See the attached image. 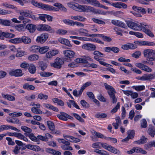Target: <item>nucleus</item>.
Here are the masks:
<instances>
[{"label":"nucleus","mask_w":155,"mask_h":155,"mask_svg":"<svg viewBox=\"0 0 155 155\" xmlns=\"http://www.w3.org/2000/svg\"><path fill=\"white\" fill-rule=\"evenodd\" d=\"M79 33L81 35L89 37L90 34L88 33V31L85 29L81 28L78 30Z\"/></svg>","instance_id":"24"},{"label":"nucleus","mask_w":155,"mask_h":155,"mask_svg":"<svg viewBox=\"0 0 155 155\" xmlns=\"http://www.w3.org/2000/svg\"><path fill=\"white\" fill-rule=\"evenodd\" d=\"M142 70L148 72H150L152 71V70L151 68L144 64H143Z\"/></svg>","instance_id":"49"},{"label":"nucleus","mask_w":155,"mask_h":155,"mask_svg":"<svg viewBox=\"0 0 155 155\" xmlns=\"http://www.w3.org/2000/svg\"><path fill=\"white\" fill-rule=\"evenodd\" d=\"M39 46L37 45H33L29 48V51L32 53H37L39 52Z\"/></svg>","instance_id":"25"},{"label":"nucleus","mask_w":155,"mask_h":155,"mask_svg":"<svg viewBox=\"0 0 155 155\" xmlns=\"http://www.w3.org/2000/svg\"><path fill=\"white\" fill-rule=\"evenodd\" d=\"M16 30L19 31H23L24 30V26L23 24L18 25L15 27Z\"/></svg>","instance_id":"47"},{"label":"nucleus","mask_w":155,"mask_h":155,"mask_svg":"<svg viewBox=\"0 0 155 155\" xmlns=\"http://www.w3.org/2000/svg\"><path fill=\"white\" fill-rule=\"evenodd\" d=\"M104 84L106 89L108 90L107 93L110 97L115 95L114 93L116 92L114 88L106 83H104Z\"/></svg>","instance_id":"7"},{"label":"nucleus","mask_w":155,"mask_h":155,"mask_svg":"<svg viewBox=\"0 0 155 155\" xmlns=\"http://www.w3.org/2000/svg\"><path fill=\"white\" fill-rule=\"evenodd\" d=\"M68 114L64 112H61L60 114H58L57 116L60 120L67 121L68 120Z\"/></svg>","instance_id":"16"},{"label":"nucleus","mask_w":155,"mask_h":155,"mask_svg":"<svg viewBox=\"0 0 155 155\" xmlns=\"http://www.w3.org/2000/svg\"><path fill=\"white\" fill-rule=\"evenodd\" d=\"M61 147L64 150H73L72 147L71 146H66L65 145H63L61 146Z\"/></svg>","instance_id":"60"},{"label":"nucleus","mask_w":155,"mask_h":155,"mask_svg":"<svg viewBox=\"0 0 155 155\" xmlns=\"http://www.w3.org/2000/svg\"><path fill=\"white\" fill-rule=\"evenodd\" d=\"M9 74L10 76H15L16 77H21L23 74L22 70L20 69L12 70L9 72Z\"/></svg>","instance_id":"9"},{"label":"nucleus","mask_w":155,"mask_h":155,"mask_svg":"<svg viewBox=\"0 0 155 155\" xmlns=\"http://www.w3.org/2000/svg\"><path fill=\"white\" fill-rule=\"evenodd\" d=\"M102 36V39L105 41H108L110 42L111 41V39L110 38V37L104 36L102 34V35H100Z\"/></svg>","instance_id":"63"},{"label":"nucleus","mask_w":155,"mask_h":155,"mask_svg":"<svg viewBox=\"0 0 155 155\" xmlns=\"http://www.w3.org/2000/svg\"><path fill=\"white\" fill-rule=\"evenodd\" d=\"M6 140L8 141V144L10 145H14L15 144V142L12 141V139L9 137H7Z\"/></svg>","instance_id":"58"},{"label":"nucleus","mask_w":155,"mask_h":155,"mask_svg":"<svg viewBox=\"0 0 155 155\" xmlns=\"http://www.w3.org/2000/svg\"><path fill=\"white\" fill-rule=\"evenodd\" d=\"M155 78V72L151 74H143L140 78V80L142 81H151Z\"/></svg>","instance_id":"6"},{"label":"nucleus","mask_w":155,"mask_h":155,"mask_svg":"<svg viewBox=\"0 0 155 155\" xmlns=\"http://www.w3.org/2000/svg\"><path fill=\"white\" fill-rule=\"evenodd\" d=\"M58 41L62 44L65 45L70 47H71L72 45L70 43L69 41L67 39L64 38H59Z\"/></svg>","instance_id":"15"},{"label":"nucleus","mask_w":155,"mask_h":155,"mask_svg":"<svg viewBox=\"0 0 155 155\" xmlns=\"http://www.w3.org/2000/svg\"><path fill=\"white\" fill-rule=\"evenodd\" d=\"M147 126V123L146 120L145 119H143L141 121V127L142 128H145Z\"/></svg>","instance_id":"57"},{"label":"nucleus","mask_w":155,"mask_h":155,"mask_svg":"<svg viewBox=\"0 0 155 155\" xmlns=\"http://www.w3.org/2000/svg\"><path fill=\"white\" fill-rule=\"evenodd\" d=\"M92 21L94 22L100 24L104 25L105 22L101 20L95 18H92Z\"/></svg>","instance_id":"46"},{"label":"nucleus","mask_w":155,"mask_h":155,"mask_svg":"<svg viewBox=\"0 0 155 155\" xmlns=\"http://www.w3.org/2000/svg\"><path fill=\"white\" fill-rule=\"evenodd\" d=\"M48 126L49 129L52 131H54V123L50 121H47Z\"/></svg>","instance_id":"31"},{"label":"nucleus","mask_w":155,"mask_h":155,"mask_svg":"<svg viewBox=\"0 0 155 155\" xmlns=\"http://www.w3.org/2000/svg\"><path fill=\"white\" fill-rule=\"evenodd\" d=\"M40 74L41 76L43 77H47L52 75L53 74V73L43 71L41 72Z\"/></svg>","instance_id":"36"},{"label":"nucleus","mask_w":155,"mask_h":155,"mask_svg":"<svg viewBox=\"0 0 155 155\" xmlns=\"http://www.w3.org/2000/svg\"><path fill=\"white\" fill-rule=\"evenodd\" d=\"M68 6L75 10L80 12H92L95 14L105 15L107 12L104 11L96 9L94 7L85 5H80L77 3L68 4Z\"/></svg>","instance_id":"1"},{"label":"nucleus","mask_w":155,"mask_h":155,"mask_svg":"<svg viewBox=\"0 0 155 155\" xmlns=\"http://www.w3.org/2000/svg\"><path fill=\"white\" fill-rule=\"evenodd\" d=\"M111 152L114 154H117V155H120L121 154V153L120 151L119 150L115 148L114 147Z\"/></svg>","instance_id":"59"},{"label":"nucleus","mask_w":155,"mask_h":155,"mask_svg":"<svg viewBox=\"0 0 155 155\" xmlns=\"http://www.w3.org/2000/svg\"><path fill=\"white\" fill-rule=\"evenodd\" d=\"M29 137L31 140L33 141L37 142L38 141L37 137H35L32 133H30Z\"/></svg>","instance_id":"42"},{"label":"nucleus","mask_w":155,"mask_h":155,"mask_svg":"<svg viewBox=\"0 0 155 155\" xmlns=\"http://www.w3.org/2000/svg\"><path fill=\"white\" fill-rule=\"evenodd\" d=\"M129 49H134L137 48V46L136 44H134L131 43H128Z\"/></svg>","instance_id":"62"},{"label":"nucleus","mask_w":155,"mask_h":155,"mask_svg":"<svg viewBox=\"0 0 155 155\" xmlns=\"http://www.w3.org/2000/svg\"><path fill=\"white\" fill-rule=\"evenodd\" d=\"M22 42L25 44L31 43V40L30 38L27 36H23L21 38Z\"/></svg>","instance_id":"26"},{"label":"nucleus","mask_w":155,"mask_h":155,"mask_svg":"<svg viewBox=\"0 0 155 155\" xmlns=\"http://www.w3.org/2000/svg\"><path fill=\"white\" fill-rule=\"evenodd\" d=\"M11 42L13 43H19L22 42L21 38H16L9 40Z\"/></svg>","instance_id":"34"},{"label":"nucleus","mask_w":155,"mask_h":155,"mask_svg":"<svg viewBox=\"0 0 155 155\" xmlns=\"http://www.w3.org/2000/svg\"><path fill=\"white\" fill-rule=\"evenodd\" d=\"M63 21L65 24L71 26H73V21L72 20L69 19H64L63 20Z\"/></svg>","instance_id":"54"},{"label":"nucleus","mask_w":155,"mask_h":155,"mask_svg":"<svg viewBox=\"0 0 155 155\" xmlns=\"http://www.w3.org/2000/svg\"><path fill=\"white\" fill-rule=\"evenodd\" d=\"M126 24L128 26L135 31H143L150 36L153 37L154 35L150 31L152 27L150 25H144L143 23L138 24L130 21H127Z\"/></svg>","instance_id":"2"},{"label":"nucleus","mask_w":155,"mask_h":155,"mask_svg":"<svg viewBox=\"0 0 155 155\" xmlns=\"http://www.w3.org/2000/svg\"><path fill=\"white\" fill-rule=\"evenodd\" d=\"M111 23L115 25L121 27L125 28L126 27V26L124 23L121 22L119 20H112Z\"/></svg>","instance_id":"14"},{"label":"nucleus","mask_w":155,"mask_h":155,"mask_svg":"<svg viewBox=\"0 0 155 155\" xmlns=\"http://www.w3.org/2000/svg\"><path fill=\"white\" fill-rule=\"evenodd\" d=\"M93 54L95 55L94 56H97L98 58H99V57H102L104 56V54L97 51H94Z\"/></svg>","instance_id":"48"},{"label":"nucleus","mask_w":155,"mask_h":155,"mask_svg":"<svg viewBox=\"0 0 155 155\" xmlns=\"http://www.w3.org/2000/svg\"><path fill=\"white\" fill-rule=\"evenodd\" d=\"M141 54V52L139 51H135L132 54V56L136 58H138Z\"/></svg>","instance_id":"45"},{"label":"nucleus","mask_w":155,"mask_h":155,"mask_svg":"<svg viewBox=\"0 0 155 155\" xmlns=\"http://www.w3.org/2000/svg\"><path fill=\"white\" fill-rule=\"evenodd\" d=\"M88 2L92 5L95 6H98L99 2L97 0H87Z\"/></svg>","instance_id":"35"},{"label":"nucleus","mask_w":155,"mask_h":155,"mask_svg":"<svg viewBox=\"0 0 155 155\" xmlns=\"http://www.w3.org/2000/svg\"><path fill=\"white\" fill-rule=\"evenodd\" d=\"M28 70L30 73L32 74H34L35 72L36 68L34 64H31L29 65Z\"/></svg>","instance_id":"27"},{"label":"nucleus","mask_w":155,"mask_h":155,"mask_svg":"<svg viewBox=\"0 0 155 155\" xmlns=\"http://www.w3.org/2000/svg\"><path fill=\"white\" fill-rule=\"evenodd\" d=\"M148 133L150 135L153 137L155 135V130L149 128L148 130Z\"/></svg>","instance_id":"56"},{"label":"nucleus","mask_w":155,"mask_h":155,"mask_svg":"<svg viewBox=\"0 0 155 155\" xmlns=\"http://www.w3.org/2000/svg\"><path fill=\"white\" fill-rule=\"evenodd\" d=\"M12 22L10 20L3 19L2 25L5 26H10Z\"/></svg>","instance_id":"39"},{"label":"nucleus","mask_w":155,"mask_h":155,"mask_svg":"<svg viewBox=\"0 0 155 155\" xmlns=\"http://www.w3.org/2000/svg\"><path fill=\"white\" fill-rule=\"evenodd\" d=\"M64 64L63 59L57 58L55 59L54 62L51 64V66L55 68L60 69L61 67V65Z\"/></svg>","instance_id":"5"},{"label":"nucleus","mask_w":155,"mask_h":155,"mask_svg":"<svg viewBox=\"0 0 155 155\" xmlns=\"http://www.w3.org/2000/svg\"><path fill=\"white\" fill-rule=\"evenodd\" d=\"M2 5L9 8H12L14 9H17V7L16 6H15L9 4L7 2L2 3Z\"/></svg>","instance_id":"33"},{"label":"nucleus","mask_w":155,"mask_h":155,"mask_svg":"<svg viewBox=\"0 0 155 155\" xmlns=\"http://www.w3.org/2000/svg\"><path fill=\"white\" fill-rule=\"evenodd\" d=\"M146 140L147 139L145 137L142 136L140 140L135 141L134 142L139 144H142L146 143Z\"/></svg>","instance_id":"32"},{"label":"nucleus","mask_w":155,"mask_h":155,"mask_svg":"<svg viewBox=\"0 0 155 155\" xmlns=\"http://www.w3.org/2000/svg\"><path fill=\"white\" fill-rule=\"evenodd\" d=\"M38 30L39 31H49L51 33H54L55 30L51 26L47 25L41 24L38 26Z\"/></svg>","instance_id":"3"},{"label":"nucleus","mask_w":155,"mask_h":155,"mask_svg":"<svg viewBox=\"0 0 155 155\" xmlns=\"http://www.w3.org/2000/svg\"><path fill=\"white\" fill-rule=\"evenodd\" d=\"M133 88L137 91L143 90L145 89V86L143 85L134 86Z\"/></svg>","instance_id":"38"},{"label":"nucleus","mask_w":155,"mask_h":155,"mask_svg":"<svg viewBox=\"0 0 155 155\" xmlns=\"http://www.w3.org/2000/svg\"><path fill=\"white\" fill-rule=\"evenodd\" d=\"M41 65L40 67L41 69L44 71L47 68V66L45 63H44L43 62L41 61L40 62Z\"/></svg>","instance_id":"64"},{"label":"nucleus","mask_w":155,"mask_h":155,"mask_svg":"<svg viewBox=\"0 0 155 155\" xmlns=\"http://www.w3.org/2000/svg\"><path fill=\"white\" fill-rule=\"evenodd\" d=\"M81 104L83 107L85 108H88L89 107V105L84 100L81 101Z\"/></svg>","instance_id":"50"},{"label":"nucleus","mask_w":155,"mask_h":155,"mask_svg":"<svg viewBox=\"0 0 155 155\" xmlns=\"http://www.w3.org/2000/svg\"><path fill=\"white\" fill-rule=\"evenodd\" d=\"M107 116V115L104 113L97 114L95 115V117L97 118H105Z\"/></svg>","instance_id":"51"},{"label":"nucleus","mask_w":155,"mask_h":155,"mask_svg":"<svg viewBox=\"0 0 155 155\" xmlns=\"http://www.w3.org/2000/svg\"><path fill=\"white\" fill-rule=\"evenodd\" d=\"M132 8L135 11L138 12H141L143 14H145L146 13L145 9L144 8L137 7L134 5L132 7Z\"/></svg>","instance_id":"19"},{"label":"nucleus","mask_w":155,"mask_h":155,"mask_svg":"<svg viewBox=\"0 0 155 155\" xmlns=\"http://www.w3.org/2000/svg\"><path fill=\"white\" fill-rule=\"evenodd\" d=\"M31 3L34 6L45 10L46 4L41 3H38L36 1L34 0H32Z\"/></svg>","instance_id":"13"},{"label":"nucleus","mask_w":155,"mask_h":155,"mask_svg":"<svg viewBox=\"0 0 155 155\" xmlns=\"http://www.w3.org/2000/svg\"><path fill=\"white\" fill-rule=\"evenodd\" d=\"M26 28L31 33L34 32L36 28V26L35 25L32 24H28L27 25Z\"/></svg>","instance_id":"18"},{"label":"nucleus","mask_w":155,"mask_h":155,"mask_svg":"<svg viewBox=\"0 0 155 155\" xmlns=\"http://www.w3.org/2000/svg\"><path fill=\"white\" fill-rule=\"evenodd\" d=\"M38 98L40 99L47 100L48 98V96L46 95H44L43 94H40L38 95Z\"/></svg>","instance_id":"52"},{"label":"nucleus","mask_w":155,"mask_h":155,"mask_svg":"<svg viewBox=\"0 0 155 155\" xmlns=\"http://www.w3.org/2000/svg\"><path fill=\"white\" fill-rule=\"evenodd\" d=\"M39 58V56L35 54L30 55L28 57V60L31 61H35L38 60Z\"/></svg>","instance_id":"28"},{"label":"nucleus","mask_w":155,"mask_h":155,"mask_svg":"<svg viewBox=\"0 0 155 155\" xmlns=\"http://www.w3.org/2000/svg\"><path fill=\"white\" fill-rule=\"evenodd\" d=\"M45 10L48 11H59V9L54 8L52 6L46 4Z\"/></svg>","instance_id":"22"},{"label":"nucleus","mask_w":155,"mask_h":155,"mask_svg":"<svg viewBox=\"0 0 155 155\" xmlns=\"http://www.w3.org/2000/svg\"><path fill=\"white\" fill-rule=\"evenodd\" d=\"M153 146H155V141L150 142L145 145V147L147 149H148Z\"/></svg>","instance_id":"40"},{"label":"nucleus","mask_w":155,"mask_h":155,"mask_svg":"<svg viewBox=\"0 0 155 155\" xmlns=\"http://www.w3.org/2000/svg\"><path fill=\"white\" fill-rule=\"evenodd\" d=\"M21 129L26 133H31L32 131V130L30 128L25 126H22L21 127Z\"/></svg>","instance_id":"41"},{"label":"nucleus","mask_w":155,"mask_h":155,"mask_svg":"<svg viewBox=\"0 0 155 155\" xmlns=\"http://www.w3.org/2000/svg\"><path fill=\"white\" fill-rule=\"evenodd\" d=\"M5 38H12L15 37V35L8 32H4Z\"/></svg>","instance_id":"43"},{"label":"nucleus","mask_w":155,"mask_h":155,"mask_svg":"<svg viewBox=\"0 0 155 155\" xmlns=\"http://www.w3.org/2000/svg\"><path fill=\"white\" fill-rule=\"evenodd\" d=\"M71 18L72 19L78 20L81 21H84L86 20V18L80 15L71 16Z\"/></svg>","instance_id":"20"},{"label":"nucleus","mask_w":155,"mask_h":155,"mask_svg":"<svg viewBox=\"0 0 155 155\" xmlns=\"http://www.w3.org/2000/svg\"><path fill=\"white\" fill-rule=\"evenodd\" d=\"M12 12L10 11L3 9L0 8V14L1 15H6L7 14H10Z\"/></svg>","instance_id":"44"},{"label":"nucleus","mask_w":155,"mask_h":155,"mask_svg":"<svg viewBox=\"0 0 155 155\" xmlns=\"http://www.w3.org/2000/svg\"><path fill=\"white\" fill-rule=\"evenodd\" d=\"M136 44L139 45H148L150 46H153L155 45V44L152 42L147 41H137L134 42Z\"/></svg>","instance_id":"10"},{"label":"nucleus","mask_w":155,"mask_h":155,"mask_svg":"<svg viewBox=\"0 0 155 155\" xmlns=\"http://www.w3.org/2000/svg\"><path fill=\"white\" fill-rule=\"evenodd\" d=\"M48 37V34L46 33H43L39 36H38L36 39V41L41 44L44 43Z\"/></svg>","instance_id":"4"},{"label":"nucleus","mask_w":155,"mask_h":155,"mask_svg":"<svg viewBox=\"0 0 155 155\" xmlns=\"http://www.w3.org/2000/svg\"><path fill=\"white\" fill-rule=\"evenodd\" d=\"M63 54L66 57L70 59L74 58L75 54L74 51L70 50L64 51Z\"/></svg>","instance_id":"12"},{"label":"nucleus","mask_w":155,"mask_h":155,"mask_svg":"<svg viewBox=\"0 0 155 155\" xmlns=\"http://www.w3.org/2000/svg\"><path fill=\"white\" fill-rule=\"evenodd\" d=\"M94 58L97 61H98L100 64L106 67H107L109 64L102 61V59H99L97 56H94Z\"/></svg>","instance_id":"29"},{"label":"nucleus","mask_w":155,"mask_h":155,"mask_svg":"<svg viewBox=\"0 0 155 155\" xmlns=\"http://www.w3.org/2000/svg\"><path fill=\"white\" fill-rule=\"evenodd\" d=\"M2 97L5 99L9 101H14L15 100V98L14 97L9 94H2Z\"/></svg>","instance_id":"21"},{"label":"nucleus","mask_w":155,"mask_h":155,"mask_svg":"<svg viewBox=\"0 0 155 155\" xmlns=\"http://www.w3.org/2000/svg\"><path fill=\"white\" fill-rule=\"evenodd\" d=\"M134 134L135 132L134 130H129L128 131V136L130 139H133L134 137Z\"/></svg>","instance_id":"37"},{"label":"nucleus","mask_w":155,"mask_h":155,"mask_svg":"<svg viewBox=\"0 0 155 155\" xmlns=\"http://www.w3.org/2000/svg\"><path fill=\"white\" fill-rule=\"evenodd\" d=\"M82 49L88 51H94L96 49V46L91 43H86L83 45L82 46Z\"/></svg>","instance_id":"8"},{"label":"nucleus","mask_w":155,"mask_h":155,"mask_svg":"<svg viewBox=\"0 0 155 155\" xmlns=\"http://www.w3.org/2000/svg\"><path fill=\"white\" fill-rule=\"evenodd\" d=\"M9 129V125H2L0 126L1 131L4 130H8Z\"/></svg>","instance_id":"61"},{"label":"nucleus","mask_w":155,"mask_h":155,"mask_svg":"<svg viewBox=\"0 0 155 155\" xmlns=\"http://www.w3.org/2000/svg\"><path fill=\"white\" fill-rule=\"evenodd\" d=\"M49 48L48 46L43 47H40L39 46L38 52L41 54H44L48 51Z\"/></svg>","instance_id":"30"},{"label":"nucleus","mask_w":155,"mask_h":155,"mask_svg":"<svg viewBox=\"0 0 155 155\" xmlns=\"http://www.w3.org/2000/svg\"><path fill=\"white\" fill-rule=\"evenodd\" d=\"M120 103L118 102L116 106L111 110V113H114L116 112L117 110L120 108Z\"/></svg>","instance_id":"55"},{"label":"nucleus","mask_w":155,"mask_h":155,"mask_svg":"<svg viewBox=\"0 0 155 155\" xmlns=\"http://www.w3.org/2000/svg\"><path fill=\"white\" fill-rule=\"evenodd\" d=\"M75 61L77 63H87L88 61L86 60L84 57V56H82V58H77L76 59Z\"/></svg>","instance_id":"23"},{"label":"nucleus","mask_w":155,"mask_h":155,"mask_svg":"<svg viewBox=\"0 0 155 155\" xmlns=\"http://www.w3.org/2000/svg\"><path fill=\"white\" fill-rule=\"evenodd\" d=\"M73 115L79 121L81 122H84V120L82 119L79 115L76 113L73 114Z\"/></svg>","instance_id":"53"},{"label":"nucleus","mask_w":155,"mask_h":155,"mask_svg":"<svg viewBox=\"0 0 155 155\" xmlns=\"http://www.w3.org/2000/svg\"><path fill=\"white\" fill-rule=\"evenodd\" d=\"M153 50L151 49H147L144 50L143 54L144 56L146 58H149L153 57Z\"/></svg>","instance_id":"17"},{"label":"nucleus","mask_w":155,"mask_h":155,"mask_svg":"<svg viewBox=\"0 0 155 155\" xmlns=\"http://www.w3.org/2000/svg\"><path fill=\"white\" fill-rule=\"evenodd\" d=\"M111 5L115 8H127V6L126 4L120 2H117L114 3H112V4H111Z\"/></svg>","instance_id":"11"}]
</instances>
